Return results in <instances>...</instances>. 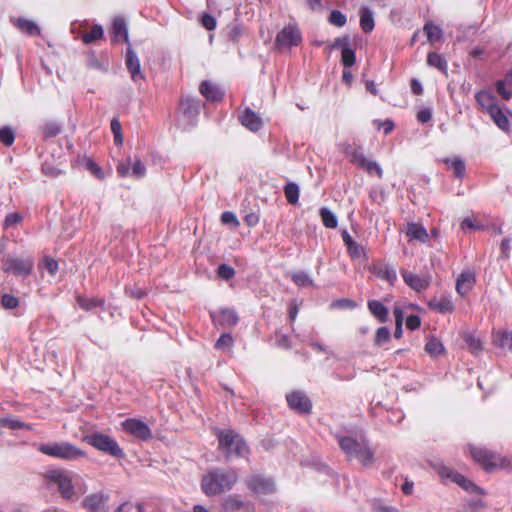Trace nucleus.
Wrapping results in <instances>:
<instances>
[{
    "instance_id": "680f3d73",
    "label": "nucleus",
    "mask_w": 512,
    "mask_h": 512,
    "mask_svg": "<svg viewBox=\"0 0 512 512\" xmlns=\"http://www.w3.org/2000/svg\"><path fill=\"white\" fill-rule=\"evenodd\" d=\"M201 24L205 29L209 31L214 30L217 26L215 17L208 13L203 14L201 18Z\"/></svg>"
},
{
    "instance_id": "1a4fd4ad",
    "label": "nucleus",
    "mask_w": 512,
    "mask_h": 512,
    "mask_svg": "<svg viewBox=\"0 0 512 512\" xmlns=\"http://www.w3.org/2000/svg\"><path fill=\"white\" fill-rule=\"evenodd\" d=\"M286 401L288 407L297 414L309 415L312 413V402L303 391H291L286 394Z\"/></svg>"
},
{
    "instance_id": "a18cd8bd",
    "label": "nucleus",
    "mask_w": 512,
    "mask_h": 512,
    "mask_svg": "<svg viewBox=\"0 0 512 512\" xmlns=\"http://www.w3.org/2000/svg\"><path fill=\"white\" fill-rule=\"evenodd\" d=\"M15 141V132L11 127L4 126L0 129V143L10 147Z\"/></svg>"
},
{
    "instance_id": "58836bf2",
    "label": "nucleus",
    "mask_w": 512,
    "mask_h": 512,
    "mask_svg": "<svg viewBox=\"0 0 512 512\" xmlns=\"http://www.w3.org/2000/svg\"><path fill=\"white\" fill-rule=\"evenodd\" d=\"M77 303L81 309H83L85 311H90L96 307H103L105 304V301L100 298H87L84 296H78Z\"/></svg>"
},
{
    "instance_id": "5701e85b",
    "label": "nucleus",
    "mask_w": 512,
    "mask_h": 512,
    "mask_svg": "<svg viewBox=\"0 0 512 512\" xmlns=\"http://www.w3.org/2000/svg\"><path fill=\"white\" fill-rule=\"evenodd\" d=\"M12 24L22 33L29 36H39L41 34L40 27L32 20L18 17L11 19Z\"/></svg>"
},
{
    "instance_id": "69168bd1",
    "label": "nucleus",
    "mask_w": 512,
    "mask_h": 512,
    "mask_svg": "<svg viewBox=\"0 0 512 512\" xmlns=\"http://www.w3.org/2000/svg\"><path fill=\"white\" fill-rule=\"evenodd\" d=\"M421 325V319L418 315L411 314L406 318V327L409 330L418 329Z\"/></svg>"
},
{
    "instance_id": "4be33fe9",
    "label": "nucleus",
    "mask_w": 512,
    "mask_h": 512,
    "mask_svg": "<svg viewBox=\"0 0 512 512\" xmlns=\"http://www.w3.org/2000/svg\"><path fill=\"white\" fill-rule=\"evenodd\" d=\"M476 283V277L473 272H462L456 281V291L462 297L467 295Z\"/></svg>"
},
{
    "instance_id": "13d9d810",
    "label": "nucleus",
    "mask_w": 512,
    "mask_h": 512,
    "mask_svg": "<svg viewBox=\"0 0 512 512\" xmlns=\"http://www.w3.org/2000/svg\"><path fill=\"white\" fill-rule=\"evenodd\" d=\"M0 422L2 425L9 427L11 429H21V428L29 429L28 425H26L24 422H22L18 419L6 418V419H1Z\"/></svg>"
},
{
    "instance_id": "dca6fc26",
    "label": "nucleus",
    "mask_w": 512,
    "mask_h": 512,
    "mask_svg": "<svg viewBox=\"0 0 512 512\" xmlns=\"http://www.w3.org/2000/svg\"><path fill=\"white\" fill-rule=\"evenodd\" d=\"M404 282L414 291L423 292L430 286V277H422L406 269L401 270Z\"/></svg>"
},
{
    "instance_id": "2eb2a0df",
    "label": "nucleus",
    "mask_w": 512,
    "mask_h": 512,
    "mask_svg": "<svg viewBox=\"0 0 512 512\" xmlns=\"http://www.w3.org/2000/svg\"><path fill=\"white\" fill-rule=\"evenodd\" d=\"M211 318L216 326H221L223 328L233 327L239 320L235 310L230 308H223L217 312L211 313Z\"/></svg>"
},
{
    "instance_id": "4c0bfd02",
    "label": "nucleus",
    "mask_w": 512,
    "mask_h": 512,
    "mask_svg": "<svg viewBox=\"0 0 512 512\" xmlns=\"http://www.w3.org/2000/svg\"><path fill=\"white\" fill-rule=\"evenodd\" d=\"M104 36V30L101 25L95 24L87 32H84L81 36L82 41L85 44H91L102 39Z\"/></svg>"
},
{
    "instance_id": "f03ea898",
    "label": "nucleus",
    "mask_w": 512,
    "mask_h": 512,
    "mask_svg": "<svg viewBox=\"0 0 512 512\" xmlns=\"http://www.w3.org/2000/svg\"><path fill=\"white\" fill-rule=\"evenodd\" d=\"M218 449L227 460L245 457L249 447L243 437L232 429L217 430Z\"/></svg>"
},
{
    "instance_id": "6e6552de",
    "label": "nucleus",
    "mask_w": 512,
    "mask_h": 512,
    "mask_svg": "<svg viewBox=\"0 0 512 512\" xmlns=\"http://www.w3.org/2000/svg\"><path fill=\"white\" fill-rule=\"evenodd\" d=\"M302 33L296 23L285 25L276 35L274 45L282 50L299 46L302 42Z\"/></svg>"
},
{
    "instance_id": "39448f33",
    "label": "nucleus",
    "mask_w": 512,
    "mask_h": 512,
    "mask_svg": "<svg viewBox=\"0 0 512 512\" xmlns=\"http://www.w3.org/2000/svg\"><path fill=\"white\" fill-rule=\"evenodd\" d=\"M37 450L42 454L66 461H74L86 456V452L69 442L39 444Z\"/></svg>"
},
{
    "instance_id": "e2e57ef3",
    "label": "nucleus",
    "mask_w": 512,
    "mask_h": 512,
    "mask_svg": "<svg viewBox=\"0 0 512 512\" xmlns=\"http://www.w3.org/2000/svg\"><path fill=\"white\" fill-rule=\"evenodd\" d=\"M243 34L242 27L239 25H234L230 28L228 32V39L233 43H238L241 36Z\"/></svg>"
},
{
    "instance_id": "09e8293b",
    "label": "nucleus",
    "mask_w": 512,
    "mask_h": 512,
    "mask_svg": "<svg viewBox=\"0 0 512 512\" xmlns=\"http://www.w3.org/2000/svg\"><path fill=\"white\" fill-rule=\"evenodd\" d=\"M291 278L292 281L300 287H309L314 285L313 280L309 275L302 271L293 273Z\"/></svg>"
},
{
    "instance_id": "ddd939ff",
    "label": "nucleus",
    "mask_w": 512,
    "mask_h": 512,
    "mask_svg": "<svg viewBox=\"0 0 512 512\" xmlns=\"http://www.w3.org/2000/svg\"><path fill=\"white\" fill-rule=\"evenodd\" d=\"M125 64L127 70L131 75V79L135 83L145 80V75L141 70L140 60L130 46L127 48L126 51Z\"/></svg>"
},
{
    "instance_id": "8fccbe9b",
    "label": "nucleus",
    "mask_w": 512,
    "mask_h": 512,
    "mask_svg": "<svg viewBox=\"0 0 512 512\" xmlns=\"http://www.w3.org/2000/svg\"><path fill=\"white\" fill-rule=\"evenodd\" d=\"M435 471L442 479H449L453 482L454 476H456L458 473L453 471L451 468L445 466L442 463L435 464L434 466Z\"/></svg>"
},
{
    "instance_id": "a878e982",
    "label": "nucleus",
    "mask_w": 512,
    "mask_h": 512,
    "mask_svg": "<svg viewBox=\"0 0 512 512\" xmlns=\"http://www.w3.org/2000/svg\"><path fill=\"white\" fill-rule=\"evenodd\" d=\"M369 312L380 322L385 323L388 320V308L379 300H369L367 303Z\"/></svg>"
},
{
    "instance_id": "49530a36",
    "label": "nucleus",
    "mask_w": 512,
    "mask_h": 512,
    "mask_svg": "<svg viewBox=\"0 0 512 512\" xmlns=\"http://www.w3.org/2000/svg\"><path fill=\"white\" fill-rule=\"evenodd\" d=\"M41 129L43 139L56 137L61 131L60 126L55 122H47Z\"/></svg>"
},
{
    "instance_id": "37998d69",
    "label": "nucleus",
    "mask_w": 512,
    "mask_h": 512,
    "mask_svg": "<svg viewBox=\"0 0 512 512\" xmlns=\"http://www.w3.org/2000/svg\"><path fill=\"white\" fill-rule=\"evenodd\" d=\"M425 351L430 356L437 357L444 353V346L441 341L436 338H432L425 344Z\"/></svg>"
},
{
    "instance_id": "393cba45",
    "label": "nucleus",
    "mask_w": 512,
    "mask_h": 512,
    "mask_svg": "<svg viewBox=\"0 0 512 512\" xmlns=\"http://www.w3.org/2000/svg\"><path fill=\"white\" fill-rule=\"evenodd\" d=\"M199 91L208 101L218 102L223 98V93L219 87L207 80L201 82Z\"/></svg>"
},
{
    "instance_id": "bb28decb",
    "label": "nucleus",
    "mask_w": 512,
    "mask_h": 512,
    "mask_svg": "<svg viewBox=\"0 0 512 512\" xmlns=\"http://www.w3.org/2000/svg\"><path fill=\"white\" fill-rule=\"evenodd\" d=\"M341 236L351 258H360L365 254L363 246L355 242L346 230L342 231Z\"/></svg>"
},
{
    "instance_id": "de8ad7c7",
    "label": "nucleus",
    "mask_w": 512,
    "mask_h": 512,
    "mask_svg": "<svg viewBox=\"0 0 512 512\" xmlns=\"http://www.w3.org/2000/svg\"><path fill=\"white\" fill-rule=\"evenodd\" d=\"M390 338H391L390 330L384 326L379 327L375 333L374 344L376 346H382L385 343L389 342Z\"/></svg>"
},
{
    "instance_id": "72a5a7b5",
    "label": "nucleus",
    "mask_w": 512,
    "mask_h": 512,
    "mask_svg": "<svg viewBox=\"0 0 512 512\" xmlns=\"http://www.w3.org/2000/svg\"><path fill=\"white\" fill-rule=\"evenodd\" d=\"M462 339L467 344L468 350L474 354L478 355L483 350L482 341L479 337L470 332H464L462 334Z\"/></svg>"
},
{
    "instance_id": "9b49d317",
    "label": "nucleus",
    "mask_w": 512,
    "mask_h": 512,
    "mask_svg": "<svg viewBox=\"0 0 512 512\" xmlns=\"http://www.w3.org/2000/svg\"><path fill=\"white\" fill-rule=\"evenodd\" d=\"M122 427L125 432L139 440L146 441L152 438L151 429L142 420L128 418L122 422Z\"/></svg>"
},
{
    "instance_id": "4d7b16f0",
    "label": "nucleus",
    "mask_w": 512,
    "mask_h": 512,
    "mask_svg": "<svg viewBox=\"0 0 512 512\" xmlns=\"http://www.w3.org/2000/svg\"><path fill=\"white\" fill-rule=\"evenodd\" d=\"M378 275L382 279L388 281L390 284H393L397 280L396 271L390 267H384L383 269L380 270Z\"/></svg>"
},
{
    "instance_id": "bf43d9fd",
    "label": "nucleus",
    "mask_w": 512,
    "mask_h": 512,
    "mask_svg": "<svg viewBox=\"0 0 512 512\" xmlns=\"http://www.w3.org/2000/svg\"><path fill=\"white\" fill-rule=\"evenodd\" d=\"M132 174L137 178H142L146 174V167L139 158L135 159L132 164Z\"/></svg>"
},
{
    "instance_id": "cd10ccee",
    "label": "nucleus",
    "mask_w": 512,
    "mask_h": 512,
    "mask_svg": "<svg viewBox=\"0 0 512 512\" xmlns=\"http://www.w3.org/2000/svg\"><path fill=\"white\" fill-rule=\"evenodd\" d=\"M406 236L409 240H418L423 243H425L429 238L426 228L419 223H408Z\"/></svg>"
},
{
    "instance_id": "a19ab883",
    "label": "nucleus",
    "mask_w": 512,
    "mask_h": 512,
    "mask_svg": "<svg viewBox=\"0 0 512 512\" xmlns=\"http://www.w3.org/2000/svg\"><path fill=\"white\" fill-rule=\"evenodd\" d=\"M223 507L227 511H239L244 507V502L239 495L232 494L225 499Z\"/></svg>"
},
{
    "instance_id": "2f4dec72",
    "label": "nucleus",
    "mask_w": 512,
    "mask_h": 512,
    "mask_svg": "<svg viewBox=\"0 0 512 512\" xmlns=\"http://www.w3.org/2000/svg\"><path fill=\"white\" fill-rule=\"evenodd\" d=\"M423 30L431 44L439 42L443 37V31L441 27L434 24L432 21H427L424 24Z\"/></svg>"
},
{
    "instance_id": "0e129e2a",
    "label": "nucleus",
    "mask_w": 512,
    "mask_h": 512,
    "mask_svg": "<svg viewBox=\"0 0 512 512\" xmlns=\"http://www.w3.org/2000/svg\"><path fill=\"white\" fill-rule=\"evenodd\" d=\"M44 267L45 269L51 274L55 275L58 270V262L51 258V257H45L43 259Z\"/></svg>"
},
{
    "instance_id": "5fc2aeb1",
    "label": "nucleus",
    "mask_w": 512,
    "mask_h": 512,
    "mask_svg": "<svg viewBox=\"0 0 512 512\" xmlns=\"http://www.w3.org/2000/svg\"><path fill=\"white\" fill-rule=\"evenodd\" d=\"M504 80H497L495 83V88L497 93L504 99L510 100L512 98V90L506 87Z\"/></svg>"
},
{
    "instance_id": "6ab92c4d",
    "label": "nucleus",
    "mask_w": 512,
    "mask_h": 512,
    "mask_svg": "<svg viewBox=\"0 0 512 512\" xmlns=\"http://www.w3.org/2000/svg\"><path fill=\"white\" fill-rule=\"evenodd\" d=\"M112 42L129 43L127 24L124 18L116 17L111 27Z\"/></svg>"
},
{
    "instance_id": "603ef678",
    "label": "nucleus",
    "mask_w": 512,
    "mask_h": 512,
    "mask_svg": "<svg viewBox=\"0 0 512 512\" xmlns=\"http://www.w3.org/2000/svg\"><path fill=\"white\" fill-rule=\"evenodd\" d=\"M329 22L336 27H343L347 22V18L341 11L333 10L329 16Z\"/></svg>"
},
{
    "instance_id": "4468645a",
    "label": "nucleus",
    "mask_w": 512,
    "mask_h": 512,
    "mask_svg": "<svg viewBox=\"0 0 512 512\" xmlns=\"http://www.w3.org/2000/svg\"><path fill=\"white\" fill-rule=\"evenodd\" d=\"M248 488L255 494H270L274 492V483L260 475H253L246 480Z\"/></svg>"
},
{
    "instance_id": "79ce46f5",
    "label": "nucleus",
    "mask_w": 512,
    "mask_h": 512,
    "mask_svg": "<svg viewBox=\"0 0 512 512\" xmlns=\"http://www.w3.org/2000/svg\"><path fill=\"white\" fill-rule=\"evenodd\" d=\"M319 213H320V217L322 219L323 225L326 228L334 229L337 227L338 220L331 210H329L326 207H322L320 209Z\"/></svg>"
},
{
    "instance_id": "412c9836",
    "label": "nucleus",
    "mask_w": 512,
    "mask_h": 512,
    "mask_svg": "<svg viewBox=\"0 0 512 512\" xmlns=\"http://www.w3.org/2000/svg\"><path fill=\"white\" fill-rule=\"evenodd\" d=\"M475 100L479 109L487 114L498 105L496 97L487 90L478 91Z\"/></svg>"
},
{
    "instance_id": "774afa93",
    "label": "nucleus",
    "mask_w": 512,
    "mask_h": 512,
    "mask_svg": "<svg viewBox=\"0 0 512 512\" xmlns=\"http://www.w3.org/2000/svg\"><path fill=\"white\" fill-rule=\"evenodd\" d=\"M86 168L95 176L98 178H101L103 176L102 169L99 167L98 164H96L93 160L88 159L86 161Z\"/></svg>"
},
{
    "instance_id": "473e14b6",
    "label": "nucleus",
    "mask_w": 512,
    "mask_h": 512,
    "mask_svg": "<svg viewBox=\"0 0 512 512\" xmlns=\"http://www.w3.org/2000/svg\"><path fill=\"white\" fill-rule=\"evenodd\" d=\"M493 343L502 349H512V331L499 330L495 332Z\"/></svg>"
},
{
    "instance_id": "b1692460",
    "label": "nucleus",
    "mask_w": 512,
    "mask_h": 512,
    "mask_svg": "<svg viewBox=\"0 0 512 512\" xmlns=\"http://www.w3.org/2000/svg\"><path fill=\"white\" fill-rule=\"evenodd\" d=\"M428 307L440 314L452 313L455 310L454 303L449 297L442 296L440 298H432L428 302Z\"/></svg>"
},
{
    "instance_id": "e433bc0d",
    "label": "nucleus",
    "mask_w": 512,
    "mask_h": 512,
    "mask_svg": "<svg viewBox=\"0 0 512 512\" xmlns=\"http://www.w3.org/2000/svg\"><path fill=\"white\" fill-rule=\"evenodd\" d=\"M453 482L458 484L461 488H463L467 492L478 493V494H484L485 493L483 489H481L474 482H472L471 480L467 479L462 474L458 473L456 476H454Z\"/></svg>"
},
{
    "instance_id": "c9c22d12",
    "label": "nucleus",
    "mask_w": 512,
    "mask_h": 512,
    "mask_svg": "<svg viewBox=\"0 0 512 512\" xmlns=\"http://www.w3.org/2000/svg\"><path fill=\"white\" fill-rule=\"evenodd\" d=\"M375 26L372 11L368 7L360 10V27L365 33H370Z\"/></svg>"
},
{
    "instance_id": "338daca9",
    "label": "nucleus",
    "mask_w": 512,
    "mask_h": 512,
    "mask_svg": "<svg viewBox=\"0 0 512 512\" xmlns=\"http://www.w3.org/2000/svg\"><path fill=\"white\" fill-rule=\"evenodd\" d=\"M461 228H462V230H467V229H482L483 227L480 224H478L473 218L466 217L461 222Z\"/></svg>"
},
{
    "instance_id": "3c124183",
    "label": "nucleus",
    "mask_w": 512,
    "mask_h": 512,
    "mask_svg": "<svg viewBox=\"0 0 512 512\" xmlns=\"http://www.w3.org/2000/svg\"><path fill=\"white\" fill-rule=\"evenodd\" d=\"M1 305L7 310L15 309L19 306V299L12 294L4 293L1 296Z\"/></svg>"
},
{
    "instance_id": "7c9ffc66",
    "label": "nucleus",
    "mask_w": 512,
    "mask_h": 512,
    "mask_svg": "<svg viewBox=\"0 0 512 512\" xmlns=\"http://www.w3.org/2000/svg\"><path fill=\"white\" fill-rule=\"evenodd\" d=\"M427 65L436 68L444 75L448 73V65L446 59L437 52H429L427 55Z\"/></svg>"
},
{
    "instance_id": "ea45409f",
    "label": "nucleus",
    "mask_w": 512,
    "mask_h": 512,
    "mask_svg": "<svg viewBox=\"0 0 512 512\" xmlns=\"http://www.w3.org/2000/svg\"><path fill=\"white\" fill-rule=\"evenodd\" d=\"M284 194L289 204L295 205L299 200V187L294 182H289L284 186Z\"/></svg>"
},
{
    "instance_id": "0eeeda50",
    "label": "nucleus",
    "mask_w": 512,
    "mask_h": 512,
    "mask_svg": "<svg viewBox=\"0 0 512 512\" xmlns=\"http://www.w3.org/2000/svg\"><path fill=\"white\" fill-rule=\"evenodd\" d=\"M34 268L32 257L19 258L8 255L2 258V269L6 273H11L16 277L29 276Z\"/></svg>"
},
{
    "instance_id": "c756f323",
    "label": "nucleus",
    "mask_w": 512,
    "mask_h": 512,
    "mask_svg": "<svg viewBox=\"0 0 512 512\" xmlns=\"http://www.w3.org/2000/svg\"><path fill=\"white\" fill-rule=\"evenodd\" d=\"M488 115L491 117L493 122L497 125V127L505 132L509 130L510 121L508 117L503 112L502 108L497 105L494 109H492Z\"/></svg>"
},
{
    "instance_id": "c03bdc74",
    "label": "nucleus",
    "mask_w": 512,
    "mask_h": 512,
    "mask_svg": "<svg viewBox=\"0 0 512 512\" xmlns=\"http://www.w3.org/2000/svg\"><path fill=\"white\" fill-rule=\"evenodd\" d=\"M110 127L114 136L115 145L121 146L123 144L122 125L118 117H114L111 120Z\"/></svg>"
},
{
    "instance_id": "f3484780",
    "label": "nucleus",
    "mask_w": 512,
    "mask_h": 512,
    "mask_svg": "<svg viewBox=\"0 0 512 512\" xmlns=\"http://www.w3.org/2000/svg\"><path fill=\"white\" fill-rule=\"evenodd\" d=\"M52 480L57 484L62 497L66 499L72 498L74 495V486L71 478L66 473L62 471H55L52 474Z\"/></svg>"
},
{
    "instance_id": "f257e3e1",
    "label": "nucleus",
    "mask_w": 512,
    "mask_h": 512,
    "mask_svg": "<svg viewBox=\"0 0 512 512\" xmlns=\"http://www.w3.org/2000/svg\"><path fill=\"white\" fill-rule=\"evenodd\" d=\"M238 482L233 469L216 468L208 471L201 479V489L206 496H215L231 490Z\"/></svg>"
},
{
    "instance_id": "f704fd0d",
    "label": "nucleus",
    "mask_w": 512,
    "mask_h": 512,
    "mask_svg": "<svg viewBox=\"0 0 512 512\" xmlns=\"http://www.w3.org/2000/svg\"><path fill=\"white\" fill-rule=\"evenodd\" d=\"M443 162L446 165H448L449 168H451L453 170L455 177H457L458 179L464 178L465 172H466V166H465V162L461 158H459V157L446 158L443 160Z\"/></svg>"
},
{
    "instance_id": "7ed1b4c3",
    "label": "nucleus",
    "mask_w": 512,
    "mask_h": 512,
    "mask_svg": "<svg viewBox=\"0 0 512 512\" xmlns=\"http://www.w3.org/2000/svg\"><path fill=\"white\" fill-rule=\"evenodd\" d=\"M468 449L471 458L486 472L507 469L511 466V460L508 457L486 448L469 445Z\"/></svg>"
},
{
    "instance_id": "423d86ee",
    "label": "nucleus",
    "mask_w": 512,
    "mask_h": 512,
    "mask_svg": "<svg viewBox=\"0 0 512 512\" xmlns=\"http://www.w3.org/2000/svg\"><path fill=\"white\" fill-rule=\"evenodd\" d=\"M84 441L96 450L114 458L121 459L125 457V453L118 442L108 434L93 432L86 435Z\"/></svg>"
},
{
    "instance_id": "a211bd4d",
    "label": "nucleus",
    "mask_w": 512,
    "mask_h": 512,
    "mask_svg": "<svg viewBox=\"0 0 512 512\" xmlns=\"http://www.w3.org/2000/svg\"><path fill=\"white\" fill-rule=\"evenodd\" d=\"M238 119L245 128L252 132L259 131L263 126L261 117L250 108L244 109Z\"/></svg>"
},
{
    "instance_id": "c85d7f7f",
    "label": "nucleus",
    "mask_w": 512,
    "mask_h": 512,
    "mask_svg": "<svg viewBox=\"0 0 512 512\" xmlns=\"http://www.w3.org/2000/svg\"><path fill=\"white\" fill-rule=\"evenodd\" d=\"M180 110L188 119H195L199 114V102L190 97L182 98L180 101Z\"/></svg>"
},
{
    "instance_id": "9d476101",
    "label": "nucleus",
    "mask_w": 512,
    "mask_h": 512,
    "mask_svg": "<svg viewBox=\"0 0 512 512\" xmlns=\"http://www.w3.org/2000/svg\"><path fill=\"white\" fill-rule=\"evenodd\" d=\"M350 161L369 175H376L378 178L383 177V171L379 164L366 158L359 149H354L350 153Z\"/></svg>"
},
{
    "instance_id": "f8f14e48",
    "label": "nucleus",
    "mask_w": 512,
    "mask_h": 512,
    "mask_svg": "<svg viewBox=\"0 0 512 512\" xmlns=\"http://www.w3.org/2000/svg\"><path fill=\"white\" fill-rule=\"evenodd\" d=\"M333 48H341V63L345 68H350L356 62V53L349 46V38L348 36H344L341 38H336L333 45Z\"/></svg>"
},
{
    "instance_id": "052dcab7",
    "label": "nucleus",
    "mask_w": 512,
    "mask_h": 512,
    "mask_svg": "<svg viewBox=\"0 0 512 512\" xmlns=\"http://www.w3.org/2000/svg\"><path fill=\"white\" fill-rule=\"evenodd\" d=\"M221 222L223 224H231L234 227H238L240 224L235 213L231 211H225L221 214Z\"/></svg>"
},
{
    "instance_id": "aec40b11",
    "label": "nucleus",
    "mask_w": 512,
    "mask_h": 512,
    "mask_svg": "<svg viewBox=\"0 0 512 512\" xmlns=\"http://www.w3.org/2000/svg\"><path fill=\"white\" fill-rule=\"evenodd\" d=\"M106 500L103 494L95 493L85 497L82 505L89 512H106Z\"/></svg>"
},
{
    "instance_id": "864d4df0",
    "label": "nucleus",
    "mask_w": 512,
    "mask_h": 512,
    "mask_svg": "<svg viewBox=\"0 0 512 512\" xmlns=\"http://www.w3.org/2000/svg\"><path fill=\"white\" fill-rule=\"evenodd\" d=\"M235 270L227 264H220L217 268V276L223 280H230L234 277Z\"/></svg>"
},
{
    "instance_id": "6e6d98bb",
    "label": "nucleus",
    "mask_w": 512,
    "mask_h": 512,
    "mask_svg": "<svg viewBox=\"0 0 512 512\" xmlns=\"http://www.w3.org/2000/svg\"><path fill=\"white\" fill-rule=\"evenodd\" d=\"M232 344H233V338H232L231 334L224 333L216 341L215 348L218 349V350H221V349H224V348L231 347Z\"/></svg>"
},
{
    "instance_id": "20e7f679",
    "label": "nucleus",
    "mask_w": 512,
    "mask_h": 512,
    "mask_svg": "<svg viewBox=\"0 0 512 512\" xmlns=\"http://www.w3.org/2000/svg\"><path fill=\"white\" fill-rule=\"evenodd\" d=\"M338 444L349 460L355 458L365 467L373 465L374 453L367 444L349 436L338 437Z\"/></svg>"
}]
</instances>
